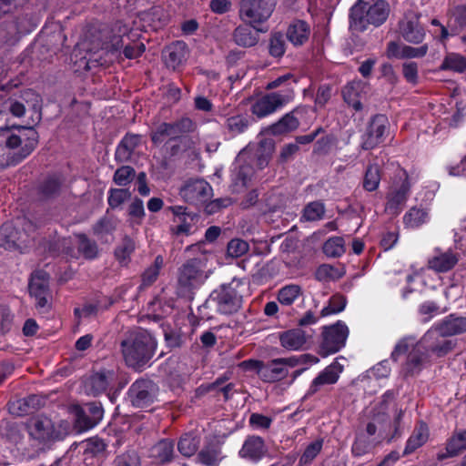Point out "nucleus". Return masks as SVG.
<instances>
[{"label":"nucleus","mask_w":466,"mask_h":466,"mask_svg":"<svg viewBox=\"0 0 466 466\" xmlns=\"http://www.w3.org/2000/svg\"><path fill=\"white\" fill-rule=\"evenodd\" d=\"M16 131L7 127L0 128V168L25 158L37 145L38 134L35 129L21 127Z\"/></svg>","instance_id":"nucleus-1"},{"label":"nucleus","mask_w":466,"mask_h":466,"mask_svg":"<svg viewBox=\"0 0 466 466\" xmlns=\"http://www.w3.org/2000/svg\"><path fill=\"white\" fill-rule=\"evenodd\" d=\"M120 345L126 364L136 370L147 365L157 349L155 338L143 329L128 332Z\"/></svg>","instance_id":"nucleus-2"},{"label":"nucleus","mask_w":466,"mask_h":466,"mask_svg":"<svg viewBox=\"0 0 466 466\" xmlns=\"http://www.w3.org/2000/svg\"><path fill=\"white\" fill-rule=\"evenodd\" d=\"M128 30V26L119 21L112 25L95 22L86 29V43L90 45L88 49L91 52L106 50L114 53L124 46Z\"/></svg>","instance_id":"nucleus-3"},{"label":"nucleus","mask_w":466,"mask_h":466,"mask_svg":"<svg viewBox=\"0 0 466 466\" xmlns=\"http://www.w3.org/2000/svg\"><path fill=\"white\" fill-rule=\"evenodd\" d=\"M31 446L37 451H46L66 435L62 422H56L47 416H36L29 419L25 424Z\"/></svg>","instance_id":"nucleus-4"},{"label":"nucleus","mask_w":466,"mask_h":466,"mask_svg":"<svg viewBox=\"0 0 466 466\" xmlns=\"http://www.w3.org/2000/svg\"><path fill=\"white\" fill-rule=\"evenodd\" d=\"M390 12V5L385 0L373 3L359 0L350 9V28L365 31L369 25L378 27L385 23Z\"/></svg>","instance_id":"nucleus-5"},{"label":"nucleus","mask_w":466,"mask_h":466,"mask_svg":"<svg viewBox=\"0 0 466 466\" xmlns=\"http://www.w3.org/2000/svg\"><path fill=\"white\" fill-rule=\"evenodd\" d=\"M240 281L233 279L214 289L204 307L214 309L217 313L230 316L237 313L242 307L243 297L238 291Z\"/></svg>","instance_id":"nucleus-6"},{"label":"nucleus","mask_w":466,"mask_h":466,"mask_svg":"<svg viewBox=\"0 0 466 466\" xmlns=\"http://www.w3.org/2000/svg\"><path fill=\"white\" fill-rule=\"evenodd\" d=\"M276 5L277 0H240L238 17L244 24L260 31L258 25L269 19Z\"/></svg>","instance_id":"nucleus-7"},{"label":"nucleus","mask_w":466,"mask_h":466,"mask_svg":"<svg viewBox=\"0 0 466 466\" xmlns=\"http://www.w3.org/2000/svg\"><path fill=\"white\" fill-rule=\"evenodd\" d=\"M205 261L195 258L187 260L178 269L177 289L184 296L202 286L208 279Z\"/></svg>","instance_id":"nucleus-8"},{"label":"nucleus","mask_w":466,"mask_h":466,"mask_svg":"<svg viewBox=\"0 0 466 466\" xmlns=\"http://www.w3.org/2000/svg\"><path fill=\"white\" fill-rule=\"evenodd\" d=\"M293 98L294 91L292 88L267 93L252 102L250 112L258 118H263L282 108Z\"/></svg>","instance_id":"nucleus-9"},{"label":"nucleus","mask_w":466,"mask_h":466,"mask_svg":"<svg viewBox=\"0 0 466 466\" xmlns=\"http://www.w3.org/2000/svg\"><path fill=\"white\" fill-rule=\"evenodd\" d=\"M32 227L25 218H17L15 225L13 222L5 223L0 228V247L22 252L27 247L28 236L25 230H30Z\"/></svg>","instance_id":"nucleus-10"},{"label":"nucleus","mask_w":466,"mask_h":466,"mask_svg":"<svg viewBox=\"0 0 466 466\" xmlns=\"http://www.w3.org/2000/svg\"><path fill=\"white\" fill-rule=\"evenodd\" d=\"M349 336V329L342 321L324 327L322 341L320 343V354L325 357L340 350L346 343Z\"/></svg>","instance_id":"nucleus-11"},{"label":"nucleus","mask_w":466,"mask_h":466,"mask_svg":"<svg viewBox=\"0 0 466 466\" xmlns=\"http://www.w3.org/2000/svg\"><path fill=\"white\" fill-rule=\"evenodd\" d=\"M29 293L35 299V306L42 312L50 309L49 276L41 269L35 270L29 281Z\"/></svg>","instance_id":"nucleus-12"},{"label":"nucleus","mask_w":466,"mask_h":466,"mask_svg":"<svg viewBox=\"0 0 466 466\" xmlns=\"http://www.w3.org/2000/svg\"><path fill=\"white\" fill-rule=\"evenodd\" d=\"M389 121L385 115L374 116L369 123L367 132L363 137L362 148L373 149L384 140V135L388 131Z\"/></svg>","instance_id":"nucleus-13"},{"label":"nucleus","mask_w":466,"mask_h":466,"mask_svg":"<svg viewBox=\"0 0 466 466\" xmlns=\"http://www.w3.org/2000/svg\"><path fill=\"white\" fill-rule=\"evenodd\" d=\"M157 395V386L151 380H138L135 381L128 390L132 404L138 408L150 405Z\"/></svg>","instance_id":"nucleus-14"},{"label":"nucleus","mask_w":466,"mask_h":466,"mask_svg":"<svg viewBox=\"0 0 466 466\" xmlns=\"http://www.w3.org/2000/svg\"><path fill=\"white\" fill-rule=\"evenodd\" d=\"M399 32L405 41L411 44H420L425 37V30L420 24V15L413 12L405 14L400 20Z\"/></svg>","instance_id":"nucleus-15"},{"label":"nucleus","mask_w":466,"mask_h":466,"mask_svg":"<svg viewBox=\"0 0 466 466\" xmlns=\"http://www.w3.org/2000/svg\"><path fill=\"white\" fill-rule=\"evenodd\" d=\"M212 195L211 186L204 179L187 181L180 189V196L190 204L204 203Z\"/></svg>","instance_id":"nucleus-16"},{"label":"nucleus","mask_w":466,"mask_h":466,"mask_svg":"<svg viewBox=\"0 0 466 466\" xmlns=\"http://www.w3.org/2000/svg\"><path fill=\"white\" fill-rule=\"evenodd\" d=\"M420 345L423 346L425 351L439 358L445 356L454 348V343L441 337L435 328L424 334L420 339Z\"/></svg>","instance_id":"nucleus-17"},{"label":"nucleus","mask_w":466,"mask_h":466,"mask_svg":"<svg viewBox=\"0 0 466 466\" xmlns=\"http://www.w3.org/2000/svg\"><path fill=\"white\" fill-rule=\"evenodd\" d=\"M245 152L242 151L237 157V167L232 174L231 191L233 193L242 192L251 182L254 176V169L251 165L242 163Z\"/></svg>","instance_id":"nucleus-18"},{"label":"nucleus","mask_w":466,"mask_h":466,"mask_svg":"<svg viewBox=\"0 0 466 466\" xmlns=\"http://www.w3.org/2000/svg\"><path fill=\"white\" fill-rule=\"evenodd\" d=\"M392 399L393 392L389 390L384 393L381 401L374 408L371 420L368 422L365 429V434L368 438L374 436L379 426L389 420L390 415L387 413V410Z\"/></svg>","instance_id":"nucleus-19"},{"label":"nucleus","mask_w":466,"mask_h":466,"mask_svg":"<svg viewBox=\"0 0 466 466\" xmlns=\"http://www.w3.org/2000/svg\"><path fill=\"white\" fill-rule=\"evenodd\" d=\"M187 54V44L183 41H175L164 49L163 59L168 68L175 70L186 61Z\"/></svg>","instance_id":"nucleus-20"},{"label":"nucleus","mask_w":466,"mask_h":466,"mask_svg":"<svg viewBox=\"0 0 466 466\" xmlns=\"http://www.w3.org/2000/svg\"><path fill=\"white\" fill-rule=\"evenodd\" d=\"M268 450L264 440L258 436H248L244 441L238 454L241 458L252 462L259 461Z\"/></svg>","instance_id":"nucleus-21"},{"label":"nucleus","mask_w":466,"mask_h":466,"mask_svg":"<svg viewBox=\"0 0 466 466\" xmlns=\"http://www.w3.org/2000/svg\"><path fill=\"white\" fill-rule=\"evenodd\" d=\"M458 261L459 255L452 250H436V253L428 260V268L438 273L448 272L456 266Z\"/></svg>","instance_id":"nucleus-22"},{"label":"nucleus","mask_w":466,"mask_h":466,"mask_svg":"<svg viewBox=\"0 0 466 466\" xmlns=\"http://www.w3.org/2000/svg\"><path fill=\"white\" fill-rule=\"evenodd\" d=\"M368 86L361 80L352 81L344 86L342 96L344 101L356 111L362 109L360 99L366 94Z\"/></svg>","instance_id":"nucleus-23"},{"label":"nucleus","mask_w":466,"mask_h":466,"mask_svg":"<svg viewBox=\"0 0 466 466\" xmlns=\"http://www.w3.org/2000/svg\"><path fill=\"white\" fill-rule=\"evenodd\" d=\"M441 337H450L466 332V317L451 314L435 326Z\"/></svg>","instance_id":"nucleus-24"},{"label":"nucleus","mask_w":466,"mask_h":466,"mask_svg":"<svg viewBox=\"0 0 466 466\" xmlns=\"http://www.w3.org/2000/svg\"><path fill=\"white\" fill-rule=\"evenodd\" d=\"M466 451V430L454 431L447 440L446 452L438 453L437 459L443 461L450 457H455Z\"/></svg>","instance_id":"nucleus-25"},{"label":"nucleus","mask_w":466,"mask_h":466,"mask_svg":"<svg viewBox=\"0 0 466 466\" xmlns=\"http://www.w3.org/2000/svg\"><path fill=\"white\" fill-rule=\"evenodd\" d=\"M309 34V24L303 20H296L289 25L286 35L293 46H300L308 41Z\"/></svg>","instance_id":"nucleus-26"},{"label":"nucleus","mask_w":466,"mask_h":466,"mask_svg":"<svg viewBox=\"0 0 466 466\" xmlns=\"http://www.w3.org/2000/svg\"><path fill=\"white\" fill-rule=\"evenodd\" d=\"M141 137L135 134H127L116 147L115 157L118 162L130 160L135 149L138 147Z\"/></svg>","instance_id":"nucleus-27"},{"label":"nucleus","mask_w":466,"mask_h":466,"mask_svg":"<svg viewBox=\"0 0 466 466\" xmlns=\"http://www.w3.org/2000/svg\"><path fill=\"white\" fill-rule=\"evenodd\" d=\"M250 125V118L245 114H236L226 117L223 124L225 132L235 137L246 132Z\"/></svg>","instance_id":"nucleus-28"},{"label":"nucleus","mask_w":466,"mask_h":466,"mask_svg":"<svg viewBox=\"0 0 466 466\" xmlns=\"http://www.w3.org/2000/svg\"><path fill=\"white\" fill-rule=\"evenodd\" d=\"M288 375L287 368L283 367L279 359L271 360L268 364L263 363L259 369V377L267 382H274L286 378Z\"/></svg>","instance_id":"nucleus-29"},{"label":"nucleus","mask_w":466,"mask_h":466,"mask_svg":"<svg viewBox=\"0 0 466 466\" xmlns=\"http://www.w3.org/2000/svg\"><path fill=\"white\" fill-rule=\"evenodd\" d=\"M280 344L289 350H298L306 343V334L300 329H293L279 334Z\"/></svg>","instance_id":"nucleus-30"},{"label":"nucleus","mask_w":466,"mask_h":466,"mask_svg":"<svg viewBox=\"0 0 466 466\" xmlns=\"http://www.w3.org/2000/svg\"><path fill=\"white\" fill-rule=\"evenodd\" d=\"M115 373L112 370H105L92 375L87 382L86 388L93 395L105 391L114 380Z\"/></svg>","instance_id":"nucleus-31"},{"label":"nucleus","mask_w":466,"mask_h":466,"mask_svg":"<svg viewBox=\"0 0 466 466\" xmlns=\"http://www.w3.org/2000/svg\"><path fill=\"white\" fill-rule=\"evenodd\" d=\"M340 372L341 369L336 364H331L325 368L324 370L321 371L312 381L309 388V393L313 394L317 392L320 386L336 383Z\"/></svg>","instance_id":"nucleus-32"},{"label":"nucleus","mask_w":466,"mask_h":466,"mask_svg":"<svg viewBox=\"0 0 466 466\" xmlns=\"http://www.w3.org/2000/svg\"><path fill=\"white\" fill-rule=\"evenodd\" d=\"M403 176L404 178L401 183L394 186L388 196L387 206L390 209H398L399 207L403 205L407 200L410 191V184L408 182L407 176L405 174H403Z\"/></svg>","instance_id":"nucleus-33"},{"label":"nucleus","mask_w":466,"mask_h":466,"mask_svg":"<svg viewBox=\"0 0 466 466\" xmlns=\"http://www.w3.org/2000/svg\"><path fill=\"white\" fill-rule=\"evenodd\" d=\"M429 438V429L427 425L423 422H420L417 425L407 441L406 447L403 451L404 455H408L412 453L418 448L422 446Z\"/></svg>","instance_id":"nucleus-34"},{"label":"nucleus","mask_w":466,"mask_h":466,"mask_svg":"<svg viewBox=\"0 0 466 466\" xmlns=\"http://www.w3.org/2000/svg\"><path fill=\"white\" fill-rule=\"evenodd\" d=\"M296 110L285 114L278 122L271 125L269 127L271 134L279 136L296 130L299 126V121L294 115Z\"/></svg>","instance_id":"nucleus-35"},{"label":"nucleus","mask_w":466,"mask_h":466,"mask_svg":"<svg viewBox=\"0 0 466 466\" xmlns=\"http://www.w3.org/2000/svg\"><path fill=\"white\" fill-rule=\"evenodd\" d=\"M136 249V243L129 236H125L114 250L116 259L121 266H127L131 260V255Z\"/></svg>","instance_id":"nucleus-36"},{"label":"nucleus","mask_w":466,"mask_h":466,"mask_svg":"<svg viewBox=\"0 0 466 466\" xmlns=\"http://www.w3.org/2000/svg\"><path fill=\"white\" fill-rule=\"evenodd\" d=\"M172 127L173 139L184 140L187 135L197 130V123L188 116H182L174 122H169Z\"/></svg>","instance_id":"nucleus-37"},{"label":"nucleus","mask_w":466,"mask_h":466,"mask_svg":"<svg viewBox=\"0 0 466 466\" xmlns=\"http://www.w3.org/2000/svg\"><path fill=\"white\" fill-rule=\"evenodd\" d=\"M250 25L245 24L237 26L233 31L234 42L242 47L254 46L258 41V35L254 34L249 27Z\"/></svg>","instance_id":"nucleus-38"},{"label":"nucleus","mask_w":466,"mask_h":466,"mask_svg":"<svg viewBox=\"0 0 466 466\" xmlns=\"http://www.w3.org/2000/svg\"><path fill=\"white\" fill-rule=\"evenodd\" d=\"M173 454L174 442L169 440H161L150 449V457L161 463L170 461Z\"/></svg>","instance_id":"nucleus-39"},{"label":"nucleus","mask_w":466,"mask_h":466,"mask_svg":"<svg viewBox=\"0 0 466 466\" xmlns=\"http://www.w3.org/2000/svg\"><path fill=\"white\" fill-rule=\"evenodd\" d=\"M428 358V352L425 351L423 346L420 345V340L415 345L413 350L410 352L407 360L408 372L414 374L420 370L422 364Z\"/></svg>","instance_id":"nucleus-40"},{"label":"nucleus","mask_w":466,"mask_h":466,"mask_svg":"<svg viewBox=\"0 0 466 466\" xmlns=\"http://www.w3.org/2000/svg\"><path fill=\"white\" fill-rule=\"evenodd\" d=\"M429 219V215L426 209L413 207L403 217V222L408 228H419L426 223Z\"/></svg>","instance_id":"nucleus-41"},{"label":"nucleus","mask_w":466,"mask_h":466,"mask_svg":"<svg viewBox=\"0 0 466 466\" xmlns=\"http://www.w3.org/2000/svg\"><path fill=\"white\" fill-rule=\"evenodd\" d=\"M440 69L464 73L466 72V56L456 53H451L445 56Z\"/></svg>","instance_id":"nucleus-42"},{"label":"nucleus","mask_w":466,"mask_h":466,"mask_svg":"<svg viewBox=\"0 0 466 466\" xmlns=\"http://www.w3.org/2000/svg\"><path fill=\"white\" fill-rule=\"evenodd\" d=\"M301 295L302 289L299 285L289 284L278 291L277 299L281 305L290 306Z\"/></svg>","instance_id":"nucleus-43"},{"label":"nucleus","mask_w":466,"mask_h":466,"mask_svg":"<svg viewBox=\"0 0 466 466\" xmlns=\"http://www.w3.org/2000/svg\"><path fill=\"white\" fill-rule=\"evenodd\" d=\"M77 249L84 258L87 259H94L98 255V246L95 240L88 238L85 234H78Z\"/></svg>","instance_id":"nucleus-44"},{"label":"nucleus","mask_w":466,"mask_h":466,"mask_svg":"<svg viewBox=\"0 0 466 466\" xmlns=\"http://www.w3.org/2000/svg\"><path fill=\"white\" fill-rule=\"evenodd\" d=\"M373 447V441H370L364 432L360 431L356 434L355 441L351 447V452L355 457H361L368 454Z\"/></svg>","instance_id":"nucleus-45"},{"label":"nucleus","mask_w":466,"mask_h":466,"mask_svg":"<svg viewBox=\"0 0 466 466\" xmlns=\"http://www.w3.org/2000/svg\"><path fill=\"white\" fill-rule=\"evenodd\" d=\"M380 181V169L379 165L370 164L368 166L364 179L363 187L367 191H374L379 187Z\"/></svg>","instance_id":"nucleus-46"},{"label":"nucleus","mask_w":466,"mask_h":466,"mask_svg":"<svg viewBox=\"0 0 466 466\" xmlns=\"http://www.w3.org/2000/svg\"><path fill=\"white\" fill-rule=\"evenodd\" d=\"M323 252L330 258H338L345 252V242L341 237L329 238L323 245Z\"/></svg>","instance_id":"nucleus-47"},{"label":"nucleus","mask_w":466,"mask_h":466,"mask_svg":"<svg viewBox=\"0 0 466 466\" xmlns=\"http://www.w3.org/2000/svg\"><path fill=\"white\" fill-rule=\"evenodd\" d=\"M325 205L321 201H313L305 206L302 218L306 221H317L325 215Z\"/></svg>","instance_id":"nucleus-48"},{"label":"nucleus","mask_w":466,"mask_h":466,"mask_svg":"<svg viewBox=\"0 0 466 466\" xmlns=\"http://www.w3.org/2000/svg\"><path fill=\"white\" fill-rule=\"evenodd\" d=\"M163 265V257L161 255L157 256L154 260V264L148 267L142 275L143 285L150 286L151 284H153L157 280L159 275V271L162 268Z\"/></svg>","instance_id":"nucleus-49"},{"label":"nucleus","mask_w":466,"mask_h":466,"mask_svg":"<svg viewBox=\"0 0 466 466\" xmlns=\"http://www.w3.org/2000/svg\"><path fill=\"white\" fill-rule=\"evenodd\" d=\"M116 220L114 218L105 216L94 225L93 231L98 237H106L116 230Z\"/></svg>","instance_id":"nucleus-50"},{"label":"nucleus","mask_w":466,"mask_h":466,"mask_svg":"<svg viewBox=\"0 0 466 466\" xmlns=\"http://www.w3.org/2000/svg\"><path fill=\"white\" fill-rule=\"evenodd\" d=\"M286 51V41L284 35L280 32L273 33L268 43V52L274 57H281Z\"/></svg>","instance_id":"nucleus-51"},{"label":"nucleus","mask_w":466,"mask_h":466,"mask_svg":"<svg viewBox=\"0 0 466 466\" xmlns=\"http://www.w3.org/2000/svg\"><path fill=\"white\" fill-rule=\"evenodd\" d=\"M167 141L175 142L173 139L172 127L168 122L160 123L152 132L151 140L155 145L161 144L166 138Z\"/></svg>","instance_id":"nucleus-52"},{"label":"nucleus","mask_w":466,"mask_h":466,"mask_svg":"<svg viewBox=\"0 0 466 466\" xmlns=\"http://www.w3.org/2000/svg\"><path fill=\"white\" fill-rule=\"evenodd\" d=\"M198 447V441L190 434H185L181 437L177 444L178 451L186 457H190L195 454Z\"/></svg>","instance_id":"nucleus-53"},{"label":"nucleus","mask_w":466,"mask_h":466,"mask_svg":"<svg viewBox=\"0 0 466 466\" xmlns=\"http://www.w3.org/2000/svg\"><path fill=\"white\" fill-rule=\"evenodd\" d=\"M136 171L132 167L123 166L117 168L114 174V182L121 187L128 185L135 177Z\"/></svg>","instance_id":"nucleus-54"},{"label":"nucleus","mask_w":466,"mask_h":466,"mask_svg":"<svg viewBox=\"0 0 466 466\" xmlns=\"http://www.w3.org/2000/svg\"><path fill=\"white\" fill-rule=\"evenodd\" d=\"M249 249L247 241L240 238H233L228 243L227 252L231 258H239L245 255Z\"/></svg>","instance_id":"nucleus-55"},{"label":"nucleus","mask_w":466,"mask_h":466,"mask_svg":"<svg viewBox=\"0 0 466 466\" xmlns=\"http://www.w3.org/2000/svg\"><path fill=\"white\" fill-rule=\"evenodd\" d=\"M131 197L128 189L126 188H112L109 191L108 205L112 208L120 207L125 201L129 199Z\"/></svg>","instance_id":"nucleus-56"},{"label":"nucleus","mask_w":466,"mask_h":466,"mask_svg":"<svg viewBox=\"0 0 466 466\" xmlns=\"http://www.w3.org/2000/svg\"><path fill=\"white\" fill-rule=\"evenodd\" d=\"M346 306V299L341 295H334L330 298L329 305L321 310V316L326 317L342 311Z\"/></svg>","instance_id":"nucleus-57"},{"label":"nucleus","mask_w":466,"mask_h":466,"mask_svg":"<svg viewBox=\"0 0 466 466\" xmlns=\"http://www.w3.org/2000/svg\"><path fill=\"white\" fill-rule=\"evenodd\" d=\"M75 413H76V428L78 430V431H86L89 429H92L95 427L97 423H93L91 420V417L88 413H86L81 407L76 406L75 407Z\"/></svg>","instance_id":"nucleus-58"},{"label":"nucleus","mask_w":466,"mask_h":466,"mask_svg":"<svg viewBox=\"0 0 466 466\" xmlns=\"http://www.w3.org/2000/svg\"><path fill=\"white\" fill-rule=\"evenodd\" d=\"M322 449V441L317 440L310 443L304 451L299 459L300 465L309 464L320 452Z\"/></svg>","instance_id":"nucleus-59"},{"label":"nucleus","mask_w":466,"mask_h":466,"mask_svg":"<svg viewBox=\"0 0 466 466\" xmlns=\"http://www.w3.org/2000/svg\"><path fill=\"white\" fill-rule=\"evenodd\" d=\"M115 466H140V458L135 451H127L115 459Z\"/></svg>","instance_id":"nucleus-60"},{"label":"nucleus","mask_w":466,"mask_h":466,"mask_svg":"<svg viewBox=\"0 0 466 466\" xmlns=\"http://www.w3.org/2000/svg\"><path fill=\"white\" fill-rule=\"evenodd\" d=\"M60 182L56 178H48L41 187V194L44 198H49L56 196L60 191Z\"/></svg>","instance_id":"nucleus-61"},{"label":"nucleus","mask_w":466,"mask_h":466,"mask_svg":"<svg viewBox=\"0 0 466 466\" xmlns=\"http://www.w3.org/2000/svg\"><path fill=\"white\" fill-rule=\"evenodd\" d=\"M81 409L88 413L93 423H99L103 418L104 410L100 403L90 402L85 404Z\"/></svg>","instance_id":"nucleus-62"},{"label":"nucleus","mask_w":466,"mask_h":466,"mask_svg":"<svg viewBox=\"0 0 466 466\" xmlns=\"http://www.w3.org/2000/svg\"><path fill=\"white\" fill-rule=\"evenodd\" d=\"M273 148L274 145L271 142V140L264 139L259 142V149L263 150V153L258 158V165L259 166L260 168H263L265 166L268 165Z\"/></svg>","instance_id":"nucleus-63"},{"label":"nucleus","mask_w":466,"mask_h":466,"mask_svg":"<svg viewBox=\"0 0 466 466\" xmlns=\"http://www.w3.org/2000/svg\"><path fill=\"white\" fill-rule=\"evenodd\" d=\"M428 52V46L422 45L419 47H412L410 46H402V55L400 57L404 58H415V57H423Z\"/></svg>","instance_id":"nucleus-64"}]
</instances>
